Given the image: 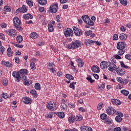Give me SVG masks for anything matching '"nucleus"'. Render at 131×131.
I'll return each mask as SVG.
<instances>
[{
    "label": "nucleus",
    "instance_id": "de8ad7c7",
    "mask_svg": "<svg viewBox=\"0 0 131 131\" xmlns=\"http://www.w3.org/2000/svg\"><path fill=\"white\" fill-rule=\"evenodd\" d=\"M86 79H87V80H88V81H89V82H90V83H93V82H94V81H95V80H94L92 79V77H91V76H89L86 78Z\"/></svg>",
    "mask_w": 131,
    "mask_h": 131
},
{
    "label": "nucleus",
    "instance_id": "79ce46f5",
    "mask_svg": "<svg viewBox=\"0 0 131 131\" xmlns=\"http://www.w3.org/2000/svg\"><path fill=\"white\" fill-rule=\"evenodd\" d=\"M26 3L30 7H32L33 6V2L31 0H27Z\"/></svg>",
    "mask_w": 131,
    "mask_h": 131
},
{
    "label": "nucleus",
    "instance_id": "58836bf2",
    "mask_svg": "<svg viewBox=\"0 0 131 131\" xmlns=\"http://www.w3.org/2000/svg\"><path fill=\"white\" fill-rule=\"evenodd\" d=\"M68 120L70 123H73V122L75 121V118L74 117H70L68 119Z\"/></svg>",
    "mask_w": 131,
    "mask_h": 131
},
{
    "label": "nucleus",
    "instance_id": "7ed1b4c3",
    "mask_svg": "<svg viewBox=\"0 0 131 131\" xmlns=\"http://www.w3.org/2000/svg\"><path fill=\"white\" fill-rule=\"evenodd\" d=\"M47 108H48L49 110H51V111H55L57 110L58 105L53 101H50L47 105Z\"/></svg>",
    "mask_w": 131,
    "mask_h": 131
},
{
    "label": "nucleus",
    "instance_id": "f03ea898",
    "mask_svg": "<svg viewBox=\"0 0 131 131\" xmlns=\"http://www.w3.org/2000/svg\"><path fill=\"white\" fill-rule=\"evenodd\" d=\"M82 19L86 24H88L90 26H94V21H93L91 19H90V17L89 15H84L82 16Z\"/></svg>",
    "mask_w": 131,
    "mask_h": 131
},
{
    "label": "nucleus",
    "instance_id": "680f3d73",
    "mask_svg": "<svg viewBox=\"0 0 131 131\" xmlns=\"http://www.w3.org/2000/svg\"><path fill=\"white\" fill-rule=\"evenodd\" d=\"M47 65H48V67L50 68L54 67V66H55V64H54V63L50 62H48Z\"/></svg>",
    "mask_w": 131,
    "mask_h": 131
},
{
    "label": "nucleus",
    "instance_id": "f704fd0d",
    "mask_svg": "<svg viewBox=\"0 0 131 131\" xmlns=\"http://www.w3.org/2000/svg\"><path fill=\"white\" fill-rule=\"evenodd\" d=\"M76 121H80V120H82V116L81 115H77L75 118Z\"/></svg>",
    "mask_w": 131,
    "mask_h": 131
},
{
    "label": "nucleus",
    "instance_id": "2f4dec72",
    "mask_svg": "<svg viewBox=\"0 0 131 131\" xmlns=\"http://www.w3.org/2000/svg\"><path fill=\"white\" fill-rule=\"evenodd\" d=\"M96 41L88 39L85 41L86 46H89V45H92V43H95Z\"/></svg>",
    "mask_w": 131,
    "mask_h": 131
},
{
    "label": "nucleus",
    "instance_id": "5fc2aeb1",
    "mask_svg": "<svg viewBox=\"0 0 131 131\" xmlns=\"http://www.w3.org/2000/svg\"><path fill=\"white\" fill-rule=\"evenodd\" d=\"M80 129L81 131H86V130L88 129V126H82L80 127Z\"/></svg>",
    "mask_w": 131,
    "mask_h": 131
},
{
    "label": "nucleus",
    "instance_id": "c85d7f7f",
    "mask_svg": "<svg viewBox=\"0 0 131 131\" xmlns=\"http://www.w3.org/2000/svg\"><path fill=\"white\" fill-rule=\"evenodd\" d=\"M38 3L41 6H45V5H47V0H38Z\"/></svg>",
    "mask_w": 131,
    "mask_h": 131
},
{
    "label": "nucleus",
    "instance_id": "c03bdc74",
    "mask_svg": "<svg viewBox=\"0 0 131 131\" xmlns=\"http://www.w3.org/2000/svg\"><path fill=\"white\" fill-rule=\"evenodd\" d=\"M31 83H32V82L31 81H30L29 80H27V81H25L24 82V84L25 85H30L31 84Z\"/></svg>",
    "mask_w": 131,
    "mask_h": 131
},
{
    "label": "nucleus",
    "instance_id": "37998d69",
    "mask_svg": "<svg viewBox=\"0 0 131 131\" xmlns=\"http://www.w3.org/2000/svg\"><path fill=\"white\" fill-rule=\"evenodd\" d=\"M60 107L62 108V110H67V105L65 103H61Z\"/></svg>",
    "mask_w": 131,
    "mask_h": 131
},
{
    "label": "nucleus",
    "instance_id": "c9c22d12",
    "mask_svg": "<svg viewBox=\"0 0 131 131\" xmlns=\"http://www.w3.org/2000/svg\"><path fill=\"white\" fill-rule=\"evenodd\" d=\"M120 3L123 6H127V0H120Z\"/></svg>",
    "mask_w": 131,
    "mask_h": 131
},
{
    "label": "nucleus",
    "instance_id": "72a5a7b5",
    "mask_svg": "<svg viewBox=\"0 0 131 131\" xmlns=\"http://www.w3.org/2000/svg\"><path fill=\"white\" fill-rule=\"evenodd\" d=\"M66 78H67L68 79H69L70 80H73L74 79V77L69 74H67L66 75Z\"/></svg>",
    "mask_w": 131,
    "mask_h": 131
},
{
    "label": "nucleus",
    "instance_id": "473e14b6",
    "mask_svg": "<svg viewBox=\"0 0 131 131\" xmlns=\"http://www.w3.org/2000/svg\"><path fill=\"white\" fill-rule=\"evenodd\" d=\"M30 37H31V38H34V39H35L36 38H37V37H38V35H37V34L36 33H31Z\"/></svg>",
    "mask_w": 131,
    "mask_h": 131
},
{
    "label": "nucleus",
    "instance_id": "e433bc0d",
    "mask_svg": "<svg viewBox=\"0 0 131 131\" xmlns=\"http://www.w3.org/2000/svg\"><path fill=\"white\" fill-rule=\"evenodd\" d=\"M113 123V121L111 119H106L104 121V123H106V124H112V123Z\"/></svg>",
    "mask_w": 131,
    "mask_h": 131
},
{
    "label": "nucleus",
    "instance_id": "9d476101",
    "mask_svg": "<svg viewBox=\"0 0 131 131\" xmlns=\"http://www.w3.org/2000/svg\"><path fill=\"white\" fill-rule=\"evenodd\" d=\"M64 35L66 37L73 36V31L70 28H68L67 30L64 31Z\"/></svg>",
    "mask_w": 131,
    "mask_h": 131
},
{
    "label": "nucleus",
    "instance_id": "69168bd1",
    "mask_svg": "<svg viewBox=\"0 0 131 131\" xmlns=\"http://www.w3.org/2000/svg\"><path fill=\"white\" fill-rule=\"evenodd\" d=\"M15 63H17V64H19V62H20V59L18 57H15L14 58Z\"/></svg>",
    "mask_w": 131,
    "mask_h": 131
},
{
    "label": "nucleus",
    "instance_id": "dca6fc26",
    "mask_svg": "<svg viewBox=\"0 0 131 131\" xmlns=\"http://www.w3.org/2000/svg\"><path fill=\"white\" fill-rule=\"evenodd\" d=\"M77 63H78V66L79 67H83V61L82 60H81V58H78L76 60Z\"/></svg>",
    "mask_w": 131,
    "mask_h": 131
},
{
    "label": "nucleus",
    "instance_id": "bb28decb",
    "mask_svg": "<svg viewBox=\"0 0 131 131\" xmlns=\"http://www.w3.org/2000/svg\"><path fill=\"white\" fill-rule=\"evenodd\" d=\"M119 51H118V55L119 56H122L124 53H125V49H118Z\"/></svg>",
    "mask_w": 131,
    "mask_h": 131
},
{
    "label": "nucleus",
    "instance_id": "e2e57ef3",
    "mask_svg": "<svg viewBox=\"0 0 131 131\" xmlns=\"http://www.w3.org/2000/svg\"><path fill=\"white\" fill-rule=\"evenodd\" d=\"M45 117L46 118H52V117H53V115L51 114H48L46 115Z\"/></svg>",
    "mask_w": 131,
    "mask_h": 131
},
{
    "label": "nucleus",
    "instance_id": "cd10ccee",
    "mask_svg": "<svg viewBox=\"0 0 131 131\" xmlns=\"http://www.w3.org/2000/svg\"><path fill=\"white\" fill-rule=\"evenodd\" d=\"M48 30L50 32H53L54 31V27H53V25L52 24H48Z\"/></svg>",
    "mask_w": 131,
    "mask_h": 131
},
{
    "label": "nucleus",
    "instance_id": "a18cd8bd",
    "mask_svg": "<svg viewBox=\"0 0 131 131\" xmlns=\"http://www.w3.org/2000/svg\"><path fill=\"white\" fill-rule=\"evenodd\" d=\"M35 89L37 91H39L40 90V84L39 83H36L35 84Z\"/></svg>",
    "mask_w": 131,
    "mask_h": 131
},
{
    "label": "nucleus",
    "instance_id": "ddd939ff",
    "mask_svg": "<svg viewBox=\"0 0 131 131\" xmlns=\"http://www.w3.org/2000/svg\"><path fill=\"white\" fill-rule=\"evenodd\" d=\"M13 24L15 27L16 26H20L21 24V21L19 19V18L15 17L13 18Z\"/></svg>",
    "mask_w": 131,
    "mask_h": 131
},
{
    "label": "nucleus",
    "instance_id": "0e129e2a",
    "mask_svg": "<svg viewBox=\"0 0 131 131\" xmlns=\"http://www.w3.org/2000/svg\"><path fill=\"white\" fill-rule=\"evenodd\" d=\"M13 45L15 46V47H16V48H19L20 49H22V48L24 47L23 45H19V44L14 43Z\"/></svg>",
    "mask_w": 131,
    "mask_h": 131
},
{
    "label": "nucleus",
    "instance_id": "b1692460",
    "mask_svg": "<svg viewBox=\"0 0 131 131\" xmlns=\"http://www.w3.org/2000/svg\"><path fill=\"white\" fill-rule=\"evenodd\" d=\"M112 103L114 104V105H120L121 104L120 100H118L117 99H112Z\"/></svg>",
    "mask_w": 131,
    "mask_h": 131
},
{
    "label": "nucleus",
    "instance_id": "20e7f679",
    "mask_svg": "<svg viewBox=\"0 0 131 131\" xmlns=\"http://www.w3.org/2000/svg\"><path fill=\"white\" fill-rule=\"evenodd\" d=\"M73 29L76 36H80L81 35H82V34H83V31L78 29V28L76 27H73Z\"/></svg>",
    "mask_w": 131,
    "mask_h": 131
},
{
    "label": "nucleus",
    "instance_id": "4c0bfd02",
    "mask_svg": "<svg viewBox=\"0 0 131 131\" xmlns=\"http://www.w3.org/2000/svg\"><path fill=\"white\" fill-rule=\"evenodd\" d=\"M30 94L33 96V97H37V94L36 93V91L32 90L30 92Z\"/></svg>",
    "mask_w": 131,
    "mask_h": 131
},
{
    "label": "nucleus",
    "instance_id": "49530a36",
    "mask_svg": "<svg viewBox=\"0 0 131 131\" xmlns=\"http://www.w3.org/2000/svg\"><path fill=\"white\" fill-rule=\"evenodd\" d=\"M11 7L9 6H5L4 7V11L5 12H11Z\"/></svg>",
    "mask_w": 131,
    "mask_h": 131
},
{
    "label": "nucleus",
    "instance_id": "a878e982",
    "mask_svg": "<svg viewBox=\"0 0 131 131\" xmlns=\"http://www.w3.org/2000/svg\"><path fill=\"white\" fill-rule=\"evenodd\" d=\"M56 115H58L59 118H64L65 117V114L63 112L57 113Z\"/></svg>",
    "mask_w": 131,
    "mask_h": 131
},
{
    "label": "nucleus",
    "instance_id": "3c124183",
    "mask_svg": "<svg viewBox=\"0 0 131 131\" xmlns=\"http://www.w3.org/2000/svg\"><path fill=\"white\" fill-rule=\"evenodd\" d=\"M92 32H93V31L89 30L88 31H85L84 33L85 35H86L87 36H90V35H91L92 34Z\"/></svg>",
    "mask_w": 131,
    "mask_h": 131
},
{
    "label": "nucleus",
    "instance_id": "bf43d9fd",
    "mask_svg": "<svg viewBox=\"0 0 131 131\" xmlns=\"http://www.w3.org/2000/svg\"><path fill=\"white\" fill-rule=\"evenodd\" d=\"M117 116H119V117H123V114L120 112H117Z\"/></svg>",
    "mask_w": 131,
    "mask_h": 131
},
{
    "label": "nucleus",
    "instance_id": "f3484780",
    "mask_svg": "<svg viewBox=\"0 0 131 131\" xmlns=\"http://www.w3.org/2000/svg\"><path fill=\"white\" fill-rule=\"evenodd\" d=\"M28 73V71L25 69H20L19 71V74L21 75H25V74H27Z\"/></svg>",
    "mask_w": 131,
    "mask_h": 131
},
{
    "label": "nucleus",
    "instance_id": "052dcab7",
    "mask_svg": "<svg viewBox=\"0 0 131 131\" xmlns=\"http://www.w3.org/2000/svg\"><path fill=\"white\" fill-rule=\"evenodd\" d=\"M15 28H16L17 30H18V31L22 32V31L23 30V28L20 27V26H15Z\"/></svg>",
    "mask_w": 131,
    "mask_h": 131
},
{
    "label": "nucleus",
    "instance_id": "603ef678",
    "mask_svg": "<svg viewBox=\"0 0 131 131\" xmlns=\"http://www.w3.org/2000/svg\"><path fill=\"white\" fill-rule=\"evenodd\" d=\"M31 68L32 70H35V63L34 62H31L30 64Z\"/></svg>",
    "mask_w": 131,
    "mask_h": 131
},
{
    "label": "nucleus",
    "instance_id": "4be33fe9",
    "mask_svg": "<svg viewBox=\"0 0 131 131\" xmlns=\"http://www.w3.org/2000/svg\"><path fill=\"white\" fill-rule=\"evenodd\" d=\"M117 73L119 75H124L125 74V71L121 69H119L117 71Z\"/></svg>",
    "mask_w": 131,
    "mask_h": 131
},
{
    "label": "nucleus",
    "instance_id": "412c9836",
    "mask_svg": "<svg viewBox=\"0 0 131 131\" xmlns=\"http://www.w3.org/2000/svg\"><path fill=\"white\" fill-rule=\"evenodd\" d=\"M13 51H12V49L11 47H9L7 49V56L8 57H12L13 56Z\"/></svg>",
    "mask_w": 131,
    "mask_h": 131
},
{
    "label": "nucleus",
    "instance_id": "774afa93",
    "mask_svg": "<svg viewBox=\"0 0 131 131\" xmlns=\"http://www.w3.org/2000/svg\"><path fill=\"white\" fill-rule=\"evenodd\" d=\"M114 131H121V128L117 127L114 129Z\"/></svg>",
    "mask_w": 131,
    "mask_h": 131
},
{
    "label": "nucleus",
    "instance_id": "a19ab883",
    "mask_svg": "<svg viewBox=\"0 0 131 131\" xmlns=\"http://www.w3.org/2000/svg\"><path fill=\"white\" fill-rule=\"evenodd\" d=\"M100 118L101 119H102V120H105V119H107V115L106 114H102L100 115Z\"/></svg>",
    "mask_w": 131,
    "mask_h": 131
},
{
    "label": "nucleus",
    "instance_id": "864d4df0",
    "mask_svg": "<svg viewBox=\"0 0 131 131\" xmlns=\"http://www.w3.org/2000/svg\"><path fill=\"white\" fill-rule=\"evenodd\" d=\"M121 67L125 68V69H127L128 68V66H125V64H124V63H123V62L122 61H121Z\"/></svg>",
    "mask_w": 131,
    "mask_h": 131
},
{
    "label": "nucleus",
    "instance_id": "6e6d98bb",
    "mask_svg": "<svg viewBox=\"0 0 131 131\" xmlns=\"http://www.w3.org/2000/svg\"><path fill=\"white\" fill-rule=\"evenodd\" d=\"M2 95L4 99H8V98H9V95L7 93H3Z\"/></svg>",
    "mask_w": 131,
    "mask_h": 131
},
{
    "label": "nucleus",
    "instance_id": "6e6552de",
    "mask_svg": "<svg viewBox=\"0 0 131 131\" xmlns=\"http://www.w3.org/2000/svg\"><path fill=\"white\" fill-rule=\"evenodd\" d=\"M108 70L109 71H116L118 69V67L116 66L115 64L110 62L108 64Z\"/></svg>",
    "mask_w": 131,
    "mask_h": 131
},
{
    "label": "nucleus",
    "instance_id": "a211bd4d",
    "mask_svg": "<svg viewBox=\"0 0 131 131\" xmlns=\"http://www.w3.org/2000/svg\"><path fill=\"white\" fill-rule=\"evenodd\" d=\"M24 18L26 20H27L28 19H33V15L30 14H26L24 15Z\"/></svg>",
    "mask_w": 131,
    "mask_h": 131
},
{
    "label": "nucleus",
    "instance_id": "5701e85b",
    "mask_svg": "<svg viewBox=\"0 0 131 131\" xmlns=\"http://www.w3.org/2000/svg\"><path fill=\"white\" fill-rule=\"evenodd\" d=\"M119 38H120V39H121V40H125V39H126V38H127L126 34H125L124 33L120 34Z\"/></svg>",
    "mask_w": 131,
    "mask_h": 131
},
{
    "label": "nucleus",
    "instance_id": "ea45409f",
    "mask_svg": "<svg viewBox=\"0 0 131 131\" xmlns=\"http://www.w3.org/2000/svg\"><path fill=\"white\" fill-rule=\"evenodd\" d=\"M115 120L117 122L120 123L122 121V118L119 116H116L115 118Z\"/></svg>",
    "mask_w": 131,
    "mask_h": 131
},
{
    "label": "nucleus",
    "instance_id": "09e8293b",
    "mask_svg": "<svg viewBox=\"0 0 131 131\" xmlns=\"http://www.w3.org/2000/svg\"><path fill=\"white\" fill-rule=\"evenodd\" d=\"M117 80L118 81V82H120V83H122V84H123V79H122L121 77H117Z\"/></svg>",
    "mask_w": 131,
    "mask_h": 131
},
{
    "label": "nucleus",
    "instance_id": "9b49d317",
    "mask_svg": "<svg viewBox=\"0 0 131 131\" xmlns=\"http://www.w3.org/2000/svg\"><path fill=\"white\" fill-rule=\"evenodd\" d=\"M106 113L107 114H108V115H112L113 114H114L116 112V110L114 109L113 107L110 106L108 107L106 110Z\"/></svg>",
    "mask_w": 131,
    "mask_h": 131
},
{
    "label": "nucleus",
    "instance_id": "39448f33",
    "mask_svg": "<svg viewBox=\"0 0 131 131\" xmlns=\"http://www.w3.org/2000/svg\"><path fill=\"white\" fill-rule=\"evenodd\" d=\"M7 34L9 35L10 36L12 37H15L17 35V32L14 29H11L10 30H7L5 31Z\"/></svg>",
    "mask_w": 131,
    "mask_h": 131
},
{
    "label": "nucleus",
    "instance_id": "2eb2a0df",
    "mask_svg": "<svg viewBox=\"0 0 131 131\" xmlns=\"http://www.w3.org/2000/svg\"><path fill=\"white\" fill-rule=\"evenodd\" d=\"M23 101L25 104H30L31 102V99L29 97H24L23 98Z\"/></svg>",
    "mask_w": 131,
    "mask_h": 131
},
{
    "label": "nucleus",
    "instance_id": "393cba45",
    "mask_svg": "<svg viewBox=\"0 0 131 131\" xmlns=\"http://www.w3.org/2000/svg\"><path fill=\"white\" fill-rule=\"evenodd\" d=\"M16 41L18 43H21L23 41V37L21 35H19L16 37Z\"/></svg>",
    "mask_w": 131,
    "mask_h": 131
},
{
    "label": "nucleus",
    "instance_id": "338daca9",
    "mask_svg": "<svg viewBox=\"0 0 131 131\" xmlns=\"http://www.w3.org/2000/svg\"><path fill=\"white\" fill-rule=\"evenodd\" d=\"M68 104L70 108H74L75 107V106L72 103H68Z\"/></svg>",
    "mask_w": 131,
    "mask_h": 131
},
{
    "label": "nucleus",
    "instance_id": "1a4fd4ad",
    "mask_svg": "<svg viewBox=\"0 0 131 131\" xmlns=\"http://www.w3.org/2000/svg\"><path fill=\"white\" fill-rule=\"evenodd\" d=\"M126 47V43L125 42H118L117 44V49H125Z\"/></svg>",
    "mask_w": 131,
    "mask_h": 131
},
{
    "label": "nucleus",
    "instance_id": "4468645a",
    "mask_svg": "<svg viewBox=\"0 0 131 131\" xmlns=\"http://www.w3.org/2000/svg\"><path fill=\"white\" fill-rule=\"evenodd\" d=\"M91 70L93 71V72L95 73H99V72H100V69L97 66H95L94 67H92L91 68Z\"/></svg>",
    "mask_w": 131,
    "mask_h": 131
},
{
    "label": "nucleus",
    "instance_id": "aec40b11",
    "mask_svg": "<svg viewBox=\"0 0 131 131\" xmlns=\"http://www.w3.org/2000/svg\"><path fill=\"white\" fill-rule=\"evenodd\" d=\"M20 13H26L27 12V8L26 6L23 5L21 8H19Z\"/></svg>",
    "mask_w": 131,
    "mask_h": 131
},
{
    "label": "nucleus",
    "instance_id": "f257e3e1",
    "mask_svg": "<svg viewBox=\"0 0 131 131\" xmlns=\"http://www.w3.org/2000/svg\"><path fill=\"white\" fill-rule=\"evenodd\" d=\"M80 47H81V42H80V41L78 40L73 41L71 44H68L66 46V48L67 49H69L70 50L72 49H77V48H79Z\"/></svg>",
    "mask_w": 131,
    "mask_h": 131
},
{
    "label": "nucleus",
    "instance_id": "c756f323",
    "mask_svg": "<svg viewBox=\"0 0 131 131\" xmlns=\"http://www.w3.org/2000/svg\"><path fill=\"white\" fill-rule=\"evenodd\" d=\"M121 93L124 95V96H125L126 97L128 96V94H129V92L127 90H122L121 91Z\"/></svg>",
    "mask_w": 131,
    "mask_h": 131
},
{
    "label": "nucleus",
    "instance_id": "4d7b16f0",
    "mask_svg": "<svg viewBox=\"0 0 131 131\" xmlns=\"http://www.w3.org/2000/svg\"><path fill=\"white\" fill-rule=\"evenodd\" d=\"M21 78L23 80V81H26L27 80V76H25V75L21 76Z\"/></svg>",
    "mask_w": 131,
    "mask_h": 131
},
{
    "label": "nucleus",
    "instance_id": "7c9ffc66",
    "mask_svg": "<svg viewBox=\"0 0 131 131\" xmlns=\"http://www.w3.org/2000/svg\"><path fill=\"white\" fill-rule=\"evenodd\" d=\"M0 52H1V55L4 54V53L5 52V47L2 46V41H0Z\"/></svg>",
    "mask_w": 131,
    "mask_h": 131
},
{
    "label": "nucleus",
    "instance_id": "8fccbe9b",
    "mask_svg": "<svg viewBox=\"0 0 131 131\" xmlns=\"http://www.w3.org/2000/svg\"><path fill=\"white\" fill-rule=\"evenodd\" d=\"M103 103L100 102L98 104V106H97V109L98 110H101L102 108H103Z\"/></svg>",
    "mask_w": 131,
    "mask_h": 131
},
{
    "label": "nucleus",
    "instance_id": "6ab92c4d",
    "mask_svg": "<svg viewBox=\"0 0 131 131\" xmlns=\"http://www.w3.org/2000/svg\"><path fill=\"white\" fill-rule=\"evenodd\" d=\"M2 64L6 66V67H8V68L12 67L11 63L9 61H2Z\"/></svg>",
    "mask_w": 131,
    "mask_h": 131
},
{
    "label": "nucleus",
    "instance_id": "13d9d810",
    "mask_svg": "<svg viewBox=\"0 0 131 131\" xmlns=\"http://www.w3.org/2000/svg\"><path fill=\"white\" fill-rule=\"evenodd\" d=\"M125 59H127V60H131V55L129 54H127L125 55Z\"/></svg>",
    "mask_w": 131,
    "mask_h": 131
},
{
    "label": "nucleus",
    "instance_id": "423d86ee",
    "mask_svg": "<svg viewBox=\"0 0 131 131\" xmlns=\"http://www.w3.org/2000/svg\"><path fill=\"white\" fill-rule=\"evenodd\" d=\"M58 11V3H56L54 5L50 6V13H57Z\"/></svg>",
    "mask_w": 131,
    "mask_h": 131
},
{
    "label": "nucleus",
    "instance_id": "0eeeda50",
    "mask_svg": "<svg viewBox=\"0 0 131 131\" xmlns=\"http://www.w3.org/2000/svg\"><path fill=\"white\" fill-rule=\"evenodd\" d=\"M12 76L15 77V78H16V82H19V81L21 80V76H22V75H20L19 72L14 71L12 73Z\"/></svg>",
    "mask_w": 131,
    "mask_h": 131
},
{
    "label": "nucleus",
    "instance_id": "f8f14e48",
    "mask_svg": "<svg viewBox=\"0 0 131 131\" xmlns=\"http://www.w3.org/2000/svg\"><path fill=\"white\" fill-rule=\"evenodd\" d=\"M110 61L107 62L105 61H103L100 63V67L101 69H105L106 68H107V67H109V65L110 64Z\"/></svg>",
    "mask_w": 131,
    "mask_h": 131
}]
</instances>
